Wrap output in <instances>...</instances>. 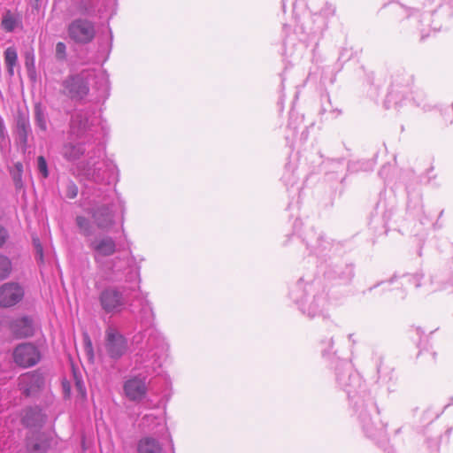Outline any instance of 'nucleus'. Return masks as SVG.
<instances>
[{
  "instance_id": "f257e3e1",
  "label": "nucleus",
  "mask_w": 453,
  "mask_h": 453,
  "mask_svg": "<svg viewBox=\"0 0 453 453\" xmlns=\"http://www.w3.org/2000/svg\"><path fill=\"white\" fill-rule=\"evenodd\" d=\"M108 74L101 69H86L77 74L69 75L62 82L63 94L81 103H93L99 111L109 95Z\"/></svg>"
},
{
  "instance_id": "f03ea898",
  "label": "nucleus",
  "mask_w": 453,
  "mask_h": 453,
  "mask_svg": "<svg viewBox=\"0 0 453 453\" xmlns=\"http://www.w3.org/2000/svg\"><path fill=\"white\" fill-rule=\"evenodd\" d=\"M304 7V0H296L293 5L296 20L295 32L302 41H317L327 27L328 19L334 15L335 8L332 4H326L318 13L310 14L304 10L298 13V7Z\"/></svg>"
},
{
  "instance_id": "7ed1b4c3",
  "label": "nucleus",
  "mask_w": 453,
  "mask_h": 453,
  "mask_svg": "<svg viewBox=\"0 0 453 453\" xmlns=\"http://www.w3.org/2000/svg\"><path fill=\"white\" fill-rule=\"evenodd\" d=\"M100 130V119L96 115H72L70 136L92 144L99 140Z\"/></svg>"
},
{
  "instance_id": "20e7f679",
  "label": "nucleus",
  "mask_w": 453,
  "mask_h": 453,
  "mask_svg": "<svg viewBox=\"0 0 453 453\" xmlns=\"http://www.w3.org/2000/svg\"><path fill=\"white\" fill-rule=\"evenodd\" d=\"M101 154L102 150L99 147L88 150V158L78 164L76 167L78 176L97 184L108 182L106 171L103 169L104 164L95 160L96 157H100Z\"/></svg>"
},
{
  "instance_id": "39448f33",
  "label": "nucleus",
  "mask_w": 453,
  "mask_h": 453,
  "mask_svg": "<svg viewBox=\"0 0 453 453\" xmlns=\"http://www.w3.org/2000/svg\"><path fill=\"white\" fill-rule=\"evenodd\" d=\"M127 288L123 286H109L99 294V303L105 313H120L127 304L129 298Z\"/></svg>"
},
{
  "instance_id": "423d86ee",
  "label": "nucleus",
  "mask_w": 453,
  "mask_h": 453,
  "mask_svg": "<svg viewBox=\"0 0 453 453\" xmlns=\"http://www.w3.org/2000/svg\"><path fill=\"white\" fill-rule=\"evenodd\" d=\"M69 37L77 43H88L96 35L94 22L87 19H76L67 28Z\"/></svg>"
},
{
  "instance_id": "0eeeda50",
  "label": "nucleus",
  "mask_w": 453,
  "mask_h": 453,
  "mask_svg": "<svg viewBox=\"0 0 453 453\" xmlns=\"http://www.w3.org/2000/svg\"><path fill=\"white\" fill-rule=\"evenodd\" d=\"M43 386L44 377L38 370L25 372L18 378L19 390L25 397L37 395Z\"/></svg>"
},
{
  "instance_id": "6e6552de",
  "label": "nucleus",
  "mask_w": 453,
  "mask_h": 453,
  "mask_svg": "<svg viewBox=\"0 0 453 453\" xmlns=\"http://www.w3.org/2000/svg\"><path fill=\"white\" fill-rule=\"evenodd\" d=\"M13 360L20 367L27 368L35 365L41 360V353L31 342L19 344L13 350Z\"/></svg>"
},
{
  "instance_id": "1a4fd4ad",
  "label": "nucleus",
  "mask_w": 453,
  "mask_h": 453,
  "mask_svg": "<svg viewBox=\"0 0 453 453\" xmlns=\"http://www.w3.org/2000/svg\"><path fill=\"white\" fill-rule=\"evenodd\" d=\"M52 435L45 431H29L25 439V446L29 453H47L51 448Z\"/></svg>"
},
{
  "instance_id": "9d476101",
  "label": "nucleus",
  "mask_w": 453,
  "mask_h": 453,
  "mask_svg": "<svg viewBox=\"0 0 453 453\" xmlns=\"http://www.w3.org/2000/svg\"><path fill=\"white\" fill-rule=\"evenodd\" d=\"M47 419V414L39 405L27 406L20 414L21 424L29 431L42 430Z\"/></svg>"
},
{
  "instance_id": "9b49d317",
  "label": "nucleus",
  "mask_w": 453,
  "mask_h": 453,
  "mask_svg": "<svg viewBox=\"0 0 453 453\" xmlns=\"http://www.w3.org/2000/svg\"><path fill=\"white\" fill-rule=\"evenodd\" d=\"M105 349L112 359H119L127 349V339L113 327L105 332Z\"/></svg>"
},
{
  "instance_id": "f8f14e48",
  "label": "nucleus",
  "mask_w": 453,
  "mask_h": 453,
  "mask_svg": "<svg viewBox=\"0 0 453 453\" xmlns=\"http://www.w3.org/2000/svg\"><path fill=\"white\" fill-rule=\"evenodd\" d=\"M5 326L16 339H24L35 334L33 319L29 316L12 318L5 321Z\"/></svg>"
},
{
  "instance_id": "ddd939ff",
  "label": "nucleus",
  "mask_w": 453,
  "mask_h": 453,
  "mask_svg": "<svg viewBox=\"0 0 453 453\" xmlns=\"http://www.w3.org/2000/svg\"><path fill=\"white\" fill-rule=\"evenodd\" d=\"M25 295L24 288L17 282H6L0 286V307L10 308L18 304Z\"/></svg>"
},
{
  "instance_id": "4468645a",
  "label": "nucleus",
  "mask_w": 453,
  "mask_h": 453,
  "mask_svg": "<svg viewBox=\"0 0 453 453\" xmlns=\"http://www.w3.org/2000/svg\"><path fill=\"white\" fill-rule=\"evenodd\" d=\"M96 226L108 231L115 223L114 213L108 204H103L88 211Z\"/></svg>"
},
{
  "instance_id": "2eb2a0df",
  "label": "nucleus",
  "mask_w": 453,
  "mask_h": 453,
  "mask_svg": "<svg viewBox=\"0 0 453 453\" xmlns=\"http://www.w3.org/2000/svg\"><path fill=\"white\" fill-rule=\"evenodd\" d=\"M90 145L91 143L81 140L66 141L61 147L60 154L66 161L74 162L85 155L88 150L87 146Z\"/></svg>"
},
{
  "instance_id": "dca6fc26",
  "label": "nucleus",
  "mask_w": 453,
  "mask_h": 453,
  "mask_svg": "<svg viewBox=\"0 0 453 453\" xmlns=\"http://www.w3.org/2000/svg\"><path fill=\"white\" fill-rule=\"evenodd\" d=\"M126 395L131 401H141L147 394L145 378L134 377L124 384Z\"/></svg>"
},
{
  "instance_id": "f3484780",
  "label": "nucleus",
  "mask_w": 453,
  "mask_h": 453,
  "mask_svg": "<svg viewBox=\"0 0 453 453\" xmlns=\"http://www.w3.org/2000/svg\"><path fill=\"white\" fill-rule=\"evenodd\" d=\"M88 247L102 257H110L116 252V242L112 237L108 235L99 240H91Z\"/></svg>"
},
{
  "instance_id": "a211bd4d",
  "label": "nucleus",
  "mask_w": 453,
  "mask_h": 453,
  "mask_svg": "<svg viewBox=\"0 0 453 453\" xmlns=\"http://www.w3.org/2000/svg\"><path fill=\"white\" fill-rule=\"evenodd\" d=\"M1 26L3 29L8 33L13 32L16 28L21 27L22 20L19 14L6 11L3 13L1 19Z\"/></svg>"
},
{
  "instance_id": "6ab92c4d",
  "label": "nucleus",
  "mask_w": 453,
  "mask_h": 453,
  "mask_svg": "<svg viewBox=\"0 0 453 453\" xmlns=\"http://www.w3.org/2000/svg\"><path fill=\"white\" fill-rule=\"evenodd\" d=\"M138 453H163L160 442L150 436L142 438L137 444Z\"/></svg>"
},
{
  "instance_id": "aec40b11",
  "label": "nucleus",
  "mask_w": 453,
  "mask_h": 453,
  "mask_svg": "<svg viewBox=\"0 0 453 453\" xmlns=\"http://www.w3.org/2000/svg\"><path fill=\"white\" fill-rule=\"evenodd\" d=\"M79 233L83 235L89 243L95 234V227L92 222L84 216H77L75 219Z\"/></svg>"
},
{
  "instance_id": "412c9836",
  "label": "nucleus",
  "mask_w": 453,
  "mask_h": 453,
  "mask_svg": "<svg viewBox=\"0 0 453 453\" xmlns=\"http://www.w3.org/2000/svg\"><path fill=\"white\" fill-rule=\"evenodd\" d=\"M30 132L31 128L27 116L19 115L17 119V136L19 142L26 144Z\"/></svg>"
},
{
  "instance_id": "4be33fe9",
  "label": "nucleus",
  "mask_w": 453,
  "mask_h": 453,
  "mask_svg": "<svg viewBox=\"0 0 453 453\" xmlns=\"http://www.w3.org/2000/svg\"><path fill=\"white\" fill-rule=\"evenodd\" d=\"M18 61V54L13 47H8L4 51V62L10 75H13V69Z\"/></svg>"
},
{
  "instance_id": "5701e85b",
  "label": "nucleus",
  "mask_w": 453,
  "mask_h": 453,
  "mask_svg": "<svg viewBox=\"0 0 453 453\" xmlns=\"http://www.w3.org/2000/svg\"><path fill=\"white\" fill-rule=\"evenodd\" d=\"M12 272V262L6 256L0 254V280L6 279Z\"/></svg>"
},
{
  "instance_id": "b1692460",
  "label": "nucleus",
  "mask_w": 453,
  "mask_h": 453,
  "mask_svg": "<svg viewBox=\"0 0 453 453\" xmlns=\"http://www.w3.org/2000/svg\"><path fill=\"white\" fill-rule=\"evenodd\" d=\"M402 97H403L402 95H398L397 93H395L393 90H391L388 94V96L386 97V101H385L387 109L388 110H389V109L397 110L396 107L392 108L391 106L397 105L400 103Z\"/></svg>"
},
{
  "instance_id": "393cba45",
  "label": "nucleus",
  "mask_w": 453,
  "mask_h": 453,
  "mask_svg": "<svg viewBox=\"0 0 453 453\" xmlns=\"http://www.w3.org/2000/svg\"><path fill=\"white\" fill-rule=\"evenodd\" d=\"M65 196L69 199H73L78 195V187L73 180L68 179L65 182Z\"/></svg>"
},
{
  "instance_id": "a878e982",
  "label": "nucleus",
  "mask_w": 453,
  "mask_h": 453,
  "mask_svg": "<svg viewBox=\"0 0 453 453\" xmlns=\"http://www.w3.org/2000/svg\"><path fill=\"white\" fill-rule=\"evenodd\" d=\"M37 170L42 178L46 179L49 177L48 164L43 156L37 157Z\"/></svg>"
},
{
  "instance_id": "bb28decb",
  "label": "nucleus",
  "mask_w": 453,
  "mask_h": 453,
  "mask_svg": "<svg viewBox=\"0 0 453 453\" xmlns=\"http://www.w3.org/2000/svg\"><path fill=\"white\" fill-rule=\"evenodd\" d=\"M65 50L66 47L64 42H59L56 44V56L58 58H64L65 56Z\"/></svg>"
},
{
  "instance_id": "cd10ccee",
  "label": "nucleus",
  "mask_w": 453,
  "mask_h": 453,
  "mask_svg": "<svg viewBox=\"0 0 453 453\" xmlns=\"http://www.w3.org/2000/svg\"><path fill=\"white\" fill-rule=\"evenodd\" d=\"M9 239V232L8 230L0 225V249L4 245V243Z\"/></svg>"
},
{
  "instance_id": "c85d7f7f",
  "label": "nucleus",
  "mask_w": 453,
  "mask_h": 453,
  "mask_svg": "<svg viewBox=\"0 0 453 453\" xmlns=\"http://www.w3.org/2000/svg\"><path fill=\"white\" fill-rule=\"evenodd\" d=\"M37 126L43 131L47 129V115H35Z\"/></svg>"
},
{
  "instance_id": "c756f323",
  "label": "nucleus",
  "mask_w": 453,
  "mask_h": 453,
  "mask_svg": "<svg viewBox=\"0 0 453 453\" xmlns=\"http://www.w3.org/2000/svg\"><path fill=\"white\" fill-rule=\"evenodd\" d=\"M15 167L18 171V174H15L13 178H14V181H15L16 185L18 186V182L20 181V180H21V173H22L23 166H22L21 163H17L15 165Z\"/></svg>"
},
{
  "instance_id": "7c9ffc66",
  "label": "nucleus",
  "mask_w": 453,
  "mask_h": 453,
  "mask_svg": "<svg viewBox=\"0 0 453 453\" xmlns=\"http://www.w3.org/2000/svg\"><path fill=\"white\" fill-rule=\"evenodd\" d=\"M75 379H76L75 386H76L77 390L79 391V393L81 395H86V388L84 387L83 382L81 380H78L76 377H75Z\"/></svg>"
},
{
  "instance_id": "2f4dec72",
  "label": "nucleus",
  "mask_w": 453,
  "mask_h": 453,
  "mask_svg": "<svg viewBox=\"0 0 453 453\" xmlns=\"http://www.w3.org/2000/svg\"><path fill=\"white\" fill-rule=\"evenodd\" d=\"M34 243L35 245V249H36V253L37 255H39L40 257V259L42 260V257H43V253H42V245L40 244L39 242V240L38 239H34Z\"/></svg>"
},
{
  "instance_id": "473e14b6",
  "label": "nucleus",
  "mask_w": 453,
  "mask_h": 453,
  "mask_svg": "<svg viewBox=\"0 0 453 453\" xmlns=\"http://www.w3.org/2000/svg\"><path fill=\"white\" fill-rule=\"evenodd\" d=\"M85 342H86V346L88 348H89L90 350H92V343H91V341L89 339V337L88 335L85 336Z\"/></svg>"
},
{
  "instance_id": "72a5a7b5",
  "label": "nucleus",
  "mask_w": 453,
  "mask_h": 453,
  "mask_svg": "<svg viewBox=\"0 0 453 453\" xmlns=\"http://www.w3.org/2000/svg\"><path fill=\"white\" fill-rule=\"evenodd\" d=\"M63 388H64L65 391L66 392V394L69 395L70 394V386L67 381L63 382Z\"/></svg>"
},
{
  "instance_id": "f704fd0d",
  "label": "nucleus",
  "mask_w": 453,
  "mask_h": 453,
  "mask_svg": "<svg viewBox=\"0 0 453 453\" xmlns=\"http://www.w3.org/2000/svg\"><path fill=\"white\" fill-rule=\"evenodd\" d=\"M395 9H396V11L402 12L407 13L409 12V10L403 6L395 5Z\"/></svg>"
},
{
  "instance_id": "c9c22d12",
  "label": "nucleus",
  "mask_w": 453,
  "mask_h": 453,
  "mask_svg": "<svg viewBox=\"0 0 453 453\" xmlns=\"http://www.w3.org/2000/svg\"><path fill=\"white\" fill-rule=\"evenodd\" d=\"M430 2L437 4V5H441V0H429Z\"/></svg>"
}]
</instances>
